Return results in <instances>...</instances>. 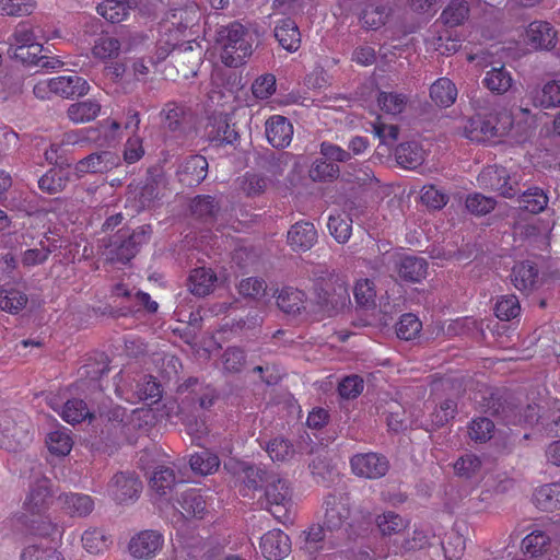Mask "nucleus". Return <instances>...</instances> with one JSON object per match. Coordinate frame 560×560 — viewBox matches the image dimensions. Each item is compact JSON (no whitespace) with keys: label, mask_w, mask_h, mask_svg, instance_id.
Listing matches in <instances>:
<instances>
[{"label":"nucleus","mask_w":560,"mask_h":560,"mask_svg":"<svg viewBox=\"0 0 560 560\" xmlns=\"http://www.w3.org/2000/svg\"><path fill=\"white\" fill-rule=\"evenodd\" d=\"M217 43L222 47V61L231 68L242 66L253 52V36L238 22L221 26L217 31Z\"/></svg>","instance_id":"nucleus-1"},{"label":"nucleus","mask_w":560,"mask_h":560,"mask_svg":"<svg viewBox=\"0 0 560 560\" xmlns=\"http://www.w3.org/2000/svg\"><path fill=\"white\" fill-rule=\"evenodd\" d=\"M152 228L149 224L136 229L121 228L108 238L107 259L112 262L127 264L150 241Z\"/></svg>","instance_id":"nucleus-2"},{"label":"nucleus","mask_w":560,"mask_h":560,"mask_svg":"<svg viewBox=\"0 0 560 560\" xmlns=\"http://www.w3.org/2000/svg\"><path fill=\"white\" fill-rule=\"evenodd\" d=\"M179 28H174L173 24H163L160 31V37L156 40V60H164L172 51H175L177 61H187L190 63L189 71L197 73V68L202 58V49L199 45L194 47L190 42L179 45Z\"/></svg>","instance_id":"nucleus-3"},{"label":"nucleus","mask_w":560,"mask_h":560,"mask_svg":"<svg viewBox=\"0 0 560 560\" xmlns=\"http://www.w3.org/2000/svg\"><path fill=\"white\" fill-rule=\"evenodd\" d=\"M315 302L329 315L336 314L350 305L349 285L338 275L319 278L314 283Z\"/></svg>","instance_id":"nucleus-4"},{"label":"nucleus","mask_w":560,"mask_h":560,"mask_svg":"<svg viewBox=\"0 0 560 560\" xmlns=\"http://www.w3.org/2000/svg\"><path fill=\"white\" fill-rule=\"evenodd\" d=\"M264 489V497L259 499L261 506L267 510L279 523H290V509L292 506V499L288 482L275 474L265 485Z\"/></svg>","instance_id":"nucleus-5"},{"label":"nucleus","mask_w":560,"mask_h":560,"mask_svg":"<svg viewBox=\"0 0 560 560\" xmlns=\"http://www.w3.org/2000/svg\"><path fill=\"white\" fill-rule=\"evenodd\" d=\"M480 408L486 415L495 418L503 424L510 425L522 422L521 410L515 397L505 390H495L489 393L488 396H483Z\"/></svg>","instance_id":"nucleus-6"},{"label":"nucleus","mask_w":560,"mask_h":560,"mask_svg":"<svg viewBox=\"0 0 560 560\" xmlns=\"http://www.w3.org/2000/svg\"><path fill=\"white\" fill-rule=\"evenodd\" d=\"M512 125V118L508 113L489 115H476L469 120L470 139L486 140L504 136Z\"/></svg>","instance_id":"nucleus-7"},{"label":"nucleus","mask_w":560,"mask_h":560,"mask_svg":"<svg viewBox=\"0 0 560 560\" xmlns=\"http://www.w3.org/2000/svg\"><path fill=\"white\" fill-rule=\"evenodd\" d=\"M350 465L354 475L368 479L382 478L389 469L387 457L373 452L353 455Z\"/></svg>","instance_id":"nucleus-8"},{"label":"nucleus","mask_w":560,"mask_h":560,"mask_svg":"<svg viewBox=\"0 0 560 560\" xmlns=\"http://www.w3.org/2000/svg\"><path fill=\"white\" fill-rule=\"evenodd\" d=\"M325 514L323 525L330 535L340 532L350 517V508L346 499L340 494L329 493L325 497Z\"/></svg>","instance_id":"nucleus-9"},{"label":"nucleus","mask_w":560,"mask_h":560,"mask_svg":"<svg viewBox=\"0 0 560 560\" xmlns=\"http://www.w3.org/2000/svg\"><path fill=\"white\" fill-rule=\"evenodd\" d=\"M31 442L27 429L11 416L0 415V446L9 452H18Z\"/></svg>","instance_id":"nucleus-10"},{"label":"nucleus","mask_w":560,"mask_h":560,"mask_svg":"<svg viewBox=\"0 0 560 560\" xmlns=\"http://www.w3.org/2000/svg\"><path fill=\"white\" fill-rule=\"evenodd\" d=\"M113 499L119 503H126L137 499L142 490V482L131 471H120L114 475L108 485Z\"/></svg>","instance_id":"nucleus-11"},{"label":"nucleus","mask_w":560,"mask_h":560,"mask_svg":"<svg viewBox=\"0 0 560 560\" xmlns=\"http://www.w3.org/2000/svg\"><path fill=\"white\" fill-rule=\"evenodd\" d=\"M480 180L504 198H515L521 192L518 183L512 182L508 171L502 166L487 167L482 172Z\"/></svg>","instance_id":"nucleus-12"},{"label":"nucleus","mask_w":560,"mask_h":560,"mask_svg":"<svg viewBox=\"0 0 560 560\" xmlns=\"http://www.w3.org/2000/svg\"><path fill=\"white\" fill-rule=\"evenodd\" d=\"M205 137L208 141L222 145L234 143L238 138V133L234 126L230 125L228 115L214 113L208 118L205 127Z\"/></svg>","instance_id":"nucleus-13"},{"label":"nucleus","mask_w":560,"mask_h":560,"mask_svg":"<svg viewBox=\"0 0 560 560\" xmlns=\"http://www.w3.org/2000/svg\"><path fill=\"white\" fill-rule=\"evenodd\" d=\"M164 538L153 529L142 530L130 539L129 551L136 559H151L162 549Z\"/></svg>","instance_id":"nucleus-14"},{"label":"nucleus","mask_w":560,"mask_h":560,"mask_svg":"<svg viewBox=\"0 0 560 560\" xmlns=\"http://www.w3.org/2000/svg\"><path fill=\"white\" fill-rule=\"evenodd\" d=\"M50 92L66 98L80 97L89 92L90 85L77 73L52 78L47 81Z\"/></svg>","instance_id":"nucleus-15"},{"label":"nucleus","mask_w":560,"mask_h":560,"mask_svg":"<svg viewBox=\"0 0 560 560\" xmlns=\"http://www.w3.org/2000/svg\"><path fill=\"white\" fill-rule=\"evenodd\" d=\"M208 161L200 154L186 158L177 170L178 180L187 186L194 187L199 185L207 176Z\"/></svg>","instance_id":"nucleus-16"},{"label":"nucleus","mask_w":560,"mask_h":560,"mask_svg":"<svg viewBox=\"0 0 560 560\" xmlns=\"http://www.w3.org/2000/svg\"><path fill=\"white\" fill-rule=\"evenodd\" d=\"M317 230L310 221L295 222L288 231L287 242L294 252H307L317 242Z\"/></svg>","instance_id":"nucleus-17"},{"label":"nucleus","mask_w":560,"mask_h":560,"mask_svg":"<svg viewBox=\"0 0 560 560\" xmlns=\"http://www.w3.org/2000/svg\"><path fill=\"white\" fill-rule=\"evenodd\" d=\"M429 264L423 257L406 255L396 262L395 270L399 279L407 283H419L428 275Z\"/></svg>","instance_id":"nucleus-18"},{"label":"nucleus","mask_w":560,"mask_h":560,"mask_svg":"<svg viewBox=\"0 0 560 560\" xmlns=\"http://www.w3.org/2000/svg\"><path fill=\"white\" fill-rule=\"evenodd\" d=\"M260 548L268 560H281L290 553L291 540L282 530L273 529L261 537Z\"/></svg>","instance_id":"nucleus-19"},{"label":"nucleus","mask_w":560,"mask_h":560,"mask_svg":"<svg viewBox=\"0 0 560 560\" xmlns=\"http://www.w3.org/2000/svg\"><path fill=\"white\" fill-rule=\"evenodd\" d=\"M177 503L182 515L189 518L202 520L207 511V502L201 489L187 488L179 493Z\"/></svg>","instance_id":"nucleus-20"},{"label":"nucleus","mask_w":560,"mask_h":560,"mask_svg":"<svg viewBox=\"0 0 560 560\" xmlns=\"http://www.w3.org/2000/svg\"><path fill=\"white\" fill-rule=\"evenodd\" d=\"M525 40L534 49L550 50L556 46L557 32L548 22L534 21L526 30Z\"/></svg>","instance_id":"nucleus-21"},{"label":"nucleus","mask_w":560,"mask_h":560,"mask_svg":"<svg viewBox=\"0 0 560 560\" xmlns=\"http://www.w3.org/2000/svg\"><path fill=\"white\" fill-rule=\"evenodd\" d=\"M293 135V126L284 116L276 115L266 121V137L269 143L277 149L290 144Z\"/></svg>","instance_id":"nucleus-22"},{"label":"nucleus","mask_w":560,"mask_h":560,"mask_svg":"<svg viewBox=\"0 0 560 560\" xmlns=\"http://www.w3.org/2000/svg\"><path fill=\"white\" fill-rule=\"evenodd\" d=\"M119 158L112 151L94 152L75 164L78 173H106L117 166Z\"/></svg>","instance_id":"nucleus-23"},{"label":"nucleus","mask_w":560,"mask_h":560,"mask_svg":"<svg viewBox=\"0 0 560 560\" xmlns=\"http://www.w3.org/2000/svg\"><path fill=\"white\" fill-rule=\"evenodd\" d=\"M514 84L512 72L504 66H491L489 70L485 72L482 79V85L495 95H503L508 93Z\"/></svg>","instance_id":"nucleus-24"},{"label":"nucleus","mask_w":560,"mask_h":560,"mask_svg":"<svg viewBox=\"0 0 560 560\" xmlns=\"http://www.w3.org/2000/svg\"><path fill=\"white\" fill-rule=\"evenodd\" d=\"M275 37L279 45L290 51H296L301 46V33L298 24L291 18L280 20L275 27Z\"/></svg>","instance_id":"nucleus-25"},{"label":"nucleus","mask_w":560,"mask_h":560,"mask_svg":"<svg viewBox=\"0 0 560 560\" xmlns=\"http://www.w3.org/2000/svg\"><path fill=\"white\" fill-rule=\"evenodd\" d=\"M217 282L218 277L210 268L199 267L191 270L187 285L194 295L203 298L213 292Z\"/></svg>","instance_id":"nucleus-26"},{"label":"nucleus","mask_w":560,"mask_h":560,"mask_svg":"<svg viewBox=\"0 0 560 560\" xmlns=\"http://www.w3.org/2000/svg\"><path fill=\"white\" fill-rule=\"evenodd\" d=\"M529 96L536 107L552 108L560 106V80H551L541 88L533 89Z\"/></svg>","instance_id":"nucleus-27"},{"label":"nucleus","mask_w":560,"mask_h":560,"mask_svg":"<svg viewBox=\"0 0 560 560\" xmlns=\"http://www.w3.org/2000/svg\"><path fill=\"white\" fill-rule=\"evenodd\" d=\"M512 282L521 291H533L538 283V269L532 261H522L512 269Z\"/></svg>","instance_id":"nucleus-28"},{"label":"nucleus","mask_w":560,"mask_h":560,"mask_svg":"<svg viewBox=\"0 0 560 560\" xmlns=\"http://www.w3.org/2000/svg\"><path fill=\"white\" fill-rule=\"evenodd\" d=\"M24 523L32 535L42 537H55L61 534V528L54 523L48 515H44L40 511H33L31 515H24Z\"/></svg>","instance_id":"nucleus-29"},{"label":"nucleus","mask_w":560,"mask_h":560,"mask_svg":"<svg viewBox=\"0 0 560 560\" xmlns=\"http://www.w3.org/2000/svg\"><path fill=\"white\" fill-rule=\"evenodd\" d=\"M58 500L62 504V509L71 516L85 517L94 509V501L88 494L68 493L60 494Z\"/></svg>","instance_id":"nucleus-30"},{"label":"nucleus","mask_w":560,"mask_h":560,"mask_svg":"<svg viewBox=\"0 0 560 560\" xmlns=\"http://www.w3.org/2000/svg\"><path fill=\"white\" fill-rule=\"evenodd\" d=\"M397 163L407 170H415L422 165L424 151L416 141L400 143L395 150Z\"/></svg>","instance_id":"nucleus-31"},{"label":"nucleus","mask_w":560,"mask_h":560,"mask_svg":"<svg viewBox=\"0 0 560 560\" xmlns=\"http://www.w3.org/2000/svg\"><path fill=\"white\" fill-rule=\"evenodd\" d=\"M236 472L243 476L242 478L245 486L254 490L262 489L265 485L275 475L273 472L268 471L260 466L245 462H241L237 464Z\"/></svg>","instance_id":"nucleus-32"},{"label":"nucleus","mask_w":560,"mask_h":560,"mask_svg":"<svg viewBox=\"0 0 560 560\" xmlns=\"http://www.w3.org/2000/svg\"><path fill=\"white\" fill-rule=\"evenodd\" d=\"M305 293L294 288H284L277 296V305L288 315L296 316L305 310Z\"/></svg>","instance_id":"nucleus-33"},{"label":"nucleus","mask_w":560,"mask_h":560,"mask_svg":"<svg viewBox=\"0 0 560 560\" xmlns=\"http://www.w3.org/2000/svg\"><path fill=\"white\" fill-rule=\"evenodd\" d=\"M302 536L304 537V542L301 548L310 556H315L324 549L325 542L330 540L332 535L329 534L323 524H313L302 533Z\"/></svg>","instance_id":"nucleus-34"},{"label":"nucleus","mask_w":560,"mask_h":560,"mask_svg":"<svg viewBox=\"0 0 560 560\" xmlns=\"http://www.w3.org/2000/svg\"><path fill=\"white\" fill-rule=\"evenodd\" d=\"M516 202L520 209L536 214L545 210L548 205V197L541 188L533 187L518 192Z\"/></svg>","instance_id":"nucleus-35"},{"label":"nucleus","mask_w":560,"mask_h":560,"mask_svg":"<svg viewBox=\"0 0 560 560\" xmlns=\"http://www.w3.org/2000/svg\"><path fill=\"white\" fill-rule=\"evenodd\" d=\"M457 89L448 78L438 79L430 88L431 100L440 107H450L456 101Z\"/></svg>","instance_id":"nucleus-36"},{"label":"nucleus","mask_w":560,"mask_h":560,"mask_svg":"<svg viewBox=\"0 0 560 560\" xmlns=\"http://www.w3.org/2000/svg\"><path fill=\"white\" fill-rule=\"evenodd\" d=\"M219 210V203L212 196H197L190 203L192 217L205 223H212L215 220Z\"/></svg>","instance_id":"nucleus-37"},{"label":"nucleus","mask_w":560,"mask_h":560,"mask_svg":"<svg viewBox=\"0 0 560 560\" xmlns=\"http://www.w3.org/2000/svg\"><path fill=\"white\" fill-rule=\"evenodd\" d=\"M101 105L93 100L73 103L68 107L67 115L75 124L88 122L97 117Z\"/></svg>","instance_id":"nucleus-38"},{"label":"nucleus","mask_w":560,"mask_h":560,"mask_svg":"<svg viewBox=\"0 0 560 560\" xmlns=\"http://www.w3.org/2000/svg\"><path fill=\"white\" fill-rule=\"evenodd\" d=\"M61 416L65 421L71 424L79 423L84 419H89L90 422L96 419L95 413L88 408L86 402L79 398L69 399L63 406Z\"/></svg>","instance_id":"nucleus-39"},{"label":"nucleus","mask_w":560,"mask_h":560,"mask_svg":"<svg viewBox=\"0 0 560 560\" xmlns=\"http://www.w3.org/2000/svg\"><path fill=\"white\" fill-rule=\"evenodd\" d=\"M468 16L469 5L466 0H450L440 19L445 25L455 27L463 24Z\"/></svg>","instance_id":"nucleus-40"},{"label":"nucleus","mask_w":560,"mask_h":560,"mask_svg":"<svg viewBox=\"0 0 560 560\" xmlns=\"http://www.w3.org/2000/svg\"><path fill=\"white\" fill-rule=\"evenodd\" d=\"M129 9L127 0H104L96 7L97 13L110 23H119L125 20Z\"/></svg>","instance_id":"nucleus-41"},{"label":"nucleus","mask_w":560,"mask_h":560,"mask_svg":"<svg viewBox=\"0 0 560 560\" xmlns=\"http://www.w3.org/2000/svg\"><path fill=\"white\" fill-rule=\"evenodd\" d=\"M161 115H164V126L172 132H183L187 121V110L176 103H167Z\"/></svg>","instance_id":"nucleus-42"},{"label":"nucleus","mask_w":560,"mask_h":560,"mask_svg":"<svg viewBox=\"0 0 560 560\" xmlns=\"http://www.w3.org/2000/svg\"><path fill=\"white\" fill-rule=\"evenodd\" d=\"M109 371V360L104 353L97 357H90L85 360V363L79 369V375L81 378H88L90 381H98L102 376Z\"/></svg>","instance_id":"nucleus-43"},{"label":"nucleus","mask_w":560,"mask_h":560,"mask_svg":"<svg viewBox=\"0 0 560 560\" xmlns=\"http://www.w3.org/2000/svg\"><path fill=\"white\" fill-rule=\"evenodd\" d=\"M308 175L314 182H332L340 175V167L325 158L317 159L312 164Z\"/></svg>","instance_id":"nucleus-44"},{"label":"nucleus","mask_w":560,"mask_h":560,"mask_svg":"<svg viewBox=\"0 0 560 560\" xmlns=\"http://www.w3.org/2000/svg\"><path fill=\"white\" fill-rule=\"evenodd\" d=\"M559 485L551 483L538 488L533 495L534 503L542 511H549L557 508L560 502Z\"/></svg>","instance_id":"nucleus-45"},{"label":"nucleus","mask_w":560,"mask_h":560,"mask_svg":"<svg viewBox=\"0 0 560 560\" xmlns=\"http://www.w3.org/2000/svg\"><path fill=\"white\" fill-rule=\"evenodd\" d=\"M66 168H51L38 179V187L47 194H57L61 191L67 182L69 180L68 174H65Z\"/></svg>","instance_id":"nucleus-46"},{"label":"nucleus","mask_w":560,"mask_h":560,"mask_svg":"<svg viewBox=\"0 0 560 560\" xmlns=\"http://www.w3.org/2000/svg\"><path fill=\"white\" fill-rule=\"evenodd\" d=\"M42 50L43 46L39 43L30 44L27 46H13V44H10L8 54L23 63L37 65L46 59V57L40 56Z\"/></svg>","instance_id":"nucleus-47"},{"label":"nucleus","mask_w":560,"mask_h":560,"mask_svg":"<svg viewBox=\"0 0 560 560\" xmlns=\"http://www.w3.org/2000/svg\"><path fill=\"white\" fill-rule=\"evenodd\" d=\"M266 452L273 462H288L293 458L296 448L288 439L279 436L267 443Z\"/></svg>","instance_id":"nucleus-48"},{"label":"nucleus","mask_w":560,"mask_h":560,"mask_svg":"<svg viewBox=\"0 0 560 560\" xmlns=\"http://www.w3.org/2000/svg\"><path fill=\"white\" fill-rule=\"evenodd\" d=\"M189 465L195 472L208 475L215 471L220 466L219 457L208 450H202L190 456Z\"/></svg>","instance_id":"nucleus-49"},{"label":"nucleus","mask_w":560,"mask_h":560,"mask_svg":"<svg viewBox=\"0 0 560 560\" xmlns=\"http://www.w3.org/2000/svg\"><path fill=\"white\" fill-rule=\"evenodd\" d=\"M27 295L14 288L0 291V308L11 314H16L27 304Z\"/></svg>","instance_id":"nucleus-50"},{"label":"nucleus","mask_w":560,"mask_h":560,"mask_svg":"<svg viewBox=\"0 0 560 560\" xmlns=\"http://www.w3.org/2000/svg\"><path fill=\"white\" fill-rule=\"evenodd\" d=\"M389 16V9L384 4H369L361 14L363 25L371 30L383 26Z\"/></svg>","instance_id":"nucleus-51"},{"label":"nucleus","mask_w":560,"mask_h":560,"mask_svg":"<svg viewBox=\"0 0 560 560\" xmlns=\"http://www.w3.org/2000/svg\"><path fill=\"white\" fill-rule=\"evenodd\" d=\"M176 485L174 470L168 467H160L150 479V486L159 495H166Z\"/></svg>","instance_id":"nucleus-52"},{"label":"nucleus","mask_w":560,"mask_h":560,"mask_svg":"<svg viewBox=\"0 0 560 560\" xmlns=\"http://www.w3.org/2000/svg\"><path fill=\"white\" fill-rule=\"evenodd\" d=\"M328 230L338 243H346L351 236L352 219L349 215H329Z\"/></svg>","instance_id":"nucleus-53"},{"label":"nucleus","mask_w":560,"mask_h":560,"mask_svg":"<svg viewBox=\"0 0 560 560\" xmlns=\"http://www.w3.org/2000/svg\"><path fill=\"white\" fill-rule=\"evenodd\" d=\"M21 560H65L60 551L51 546L34 544L25 547Z\"/></svg>","instance_id":"nucleus-54"},{"label":"nucleus","mask_w":560,"mask_h":560,"mask_svg":"<svg viewBox=\"0 0 560 560\" xmlns=\"http://www.w3.org/2000/svg\"><path fill=\"white\" fill-rule=\"evenodd\" d=\"M520 312V301L514 294L503 295L495 303L494 313L501 320H511L515 318Z\"/></svg>","instance_id":"nucleus-55"},{"label":"nucleus","mask_w":560,"mask_h":560,"mask_svg":"<svg viewBox=\"0 0 560 560\" xmlns=\"http://www.w3.org/2000/svg\"><path fill=\"white\" fill-rule=\"evenodd\" d=\"M497 200L487 197L480 192L468 195L466 198V208L474 215H486L494 210Z\"/></svg>","instance_id":"nucleus-56"},{"label":"nucleus","mask_w":560,"mask_h":560,"mask_svg":"<svg viewBox=\"0 0 560 560\" xmlns=\"http://www.w3.org/2000/svg\"><path fill=\"white\" fill-rule=\"evenodd\" d=\"M422 329V324L419 318L411 313H406L400 316L396 325V335L404 340L413 339Z\"/></svg>","instance_id":"nucleus-57"},{"label":"nucleus","mask_w":560,"mask_h":560,"mask_svg":"<svg viewBox=\"0 0 560 560\" xmlns=\"http://www.w3.org/2000/svg\"><path fill=\"white\" fill-rule=\"evenodd\" d=\"M353 294L360 307L372 308L375 306L376 291L374 283L369 279L359 280L353 289Z\"/></svg>","instance_id":"nucleus-58"},{"label":"nucleus","mask_w":560,"mask_h":560,"mask_svg":"<svg viewBox=\"0 0 560 560\" xmlns=\"http://www.w3.org/2000/svg\"><path fill=\"white\" fill-rule=\"evenodd\" d=\"M481 459L475 454H465L454 464L456 475L470 479L476 477L481 470Z\"/></svg>","instance_id":"nucleus-59"},{"label":"nucleus","mask_w":560,"mask_h":560,"mask_svg":"<svg viewBox=\"0 0 560 560\" xmlns=\"http://www.w3.org/2000/svg\"><path fill=\"white\" fill-rule=\"evenodd\" d=\"M376 525L384 536H392L406 528V524L400 515L395 512H386L376 517Z\"/></svg>","instance_id":"nucleus-60"},{"label":"nucleus","mask_w":560,"mask_h":560,"mask_svg":"<svg viewBox=\"0 0 560 560\" xmlns=\"http://www.w3.org/2000/svg\"><path fill=\"white\" fill-rule=\"evenodd\" d=\"M47 483V480H42L32 488L26 503L30 512L40 511L48 503L51 494Z\"/></svg>","instance_id":"nucleus-61"},{"label":"nucleus","mask_w":560,"mask_h":560,"mask_svg":"<svg viewBox=\"0 0 560 560\" xmlns=\"http://www.w3.org/2000/svg\"><path fill=\"white\" fill-rule=\"evenodd\" d=\"M46 444L51 454L66 456L72 447L71 438L62 431H54L47 435Z\"/></svg>","instance_id":"nucleus-62"},{"label":"nucleus","mask_w":560,"mask_h":560,"mask_svg":"<svg viewBox=\"0 0 560 560\" xmlns=\"http://www.w3.org/2000/svg\"><path fill=\"white\" fill-rule=\"evenodd\" d=\"M457 412V404L453 399H445L440 406L431 413V423L434 429L446 425L454 419Z\"/></svg>","instance_id":"nucleus-63"},{"label":"nucleus","mask_w":560,"mask_h":560,"mask_svg":"<svg viewBox=\"0 0 560 560\" xmlns=\"http://www.w3.org/2000/svg\"><path fill=\"white\" fill-rule=\"evenodd\" d=\"M120 43L117 38L108 35H102L95 40L93 54L101 59L114 58L118 56Z\"/></svg>","instance_id":"nucleus-64"}]
</instances>
